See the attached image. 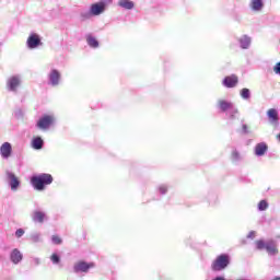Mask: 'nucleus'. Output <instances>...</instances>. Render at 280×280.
Instances as JSON below:
<instances>
[{"label": "nucleus", "instance_id": "nucleus-24", "mask_svg": "<svg viewBox=\"0 0 280 280\" xmlns=\"http://www.w3.org/2000/svg\"><path fill=\"white\" fill-rule=\"evenodd\" d=\"M258 209L259 211H266V209H268V201L260 200L258 203Z\"/></svg>", "mask_w": 280, "mask_h": 280}, {"label": "nucleus", "instance_id": "nucleus-2", "mask_svg": "<svg viewBox=\"0 0 280 280\" xmlns=\"http://www.w3.org/2000/svg\"><path fill=\"white\" fill-rule=\"evenodd\" d=\"M229 264H231V256H229V254H221L213 260L211 268L214 272H220L224 270Z\"/></svg>", "mask_w": 280, "mask_h": 280}, {"label": "nucleus", "instance_id": "nucleus-1", "mask_svg": "<svg viewBox=\"0 0 280 280\" xmlns=\"http://www.w3.org/2000/svg\"><path fill=\"white\" fill-rule=\"evenodd\" d=\"M51 183H54L51 174L44 173L31 178V185H33L34 189L37 191H43L45 186L51 185Z\"/></svg>", "mask_w": 280, "mask_h": 280}, {"label": "nucleus", "instance_id": "nucleus-18", "mask_svg": "<svg viewBox=\"0 0 280 280\" xmlns=\"http://www.w3.org/2000/svg\"><path fill=\"white\" fill-rule=\"evenodd\" d=\"M250 8L255 12H259L264 8V0H252Z\"/></svg>", "mask_w": 280, "mask_h": 280}, {"label": "nucleus", "instance_id": "nucleus-11", "mask_svg": "<svg viewBox=\"0 0 280 280\" xmlns=\"http://www.w3.org/2000/svg\"><path fill=\"white\" fill-rule=\"evenodd\" d=\"M7 176L10 180L11 189L13 191H16V189H19V185H21L19 177H16V175H14V173H7Z\"/></svg>", "mask_w": 280, "mask_h": 280}, {"label": "nucleus", "instance_id": "nucleus-23", "mask_svg": "<svg viewBox=\"0 0 280 280\" xmlns=\"http://www.w3.org/2000/svg\"><path fill=\"white\" fill-rule=\"evenodd\" d=\"M241 97H243V100H250V90L246 88L241 90Z\"/></svg>", "mask_w": 280, "mask_h": 280}, {"label": "nucleus", "instance_id": "nucleus-29", "mask_svg": "<svg viewBox=\"0 0 280 280\" xmlns=\"http://www.w3.org/2000/svg\"><path fill=\"white\" fill-rule=\"evenodd\" d=\"M16 237H23L25 235V231L23 229H19L15 232Z\"/></svg>", "mask_w": 280, "mask_h": 280}, {"label": "nucleus", "instance_id": "nucleus-20", "mask_svg": "<svg viewBox=\"0 0 280 280\" xmlns=\"http://www.w3.org/2000/svg\"><path fill=\"white\" fill-rule=\"evenodd\" d=\"M118 5L125 8V10H132V8H135V2L130 0H119Z\"/></svg>", "mask_w": 280, "mask_h": 280}, {"label": "nucleus", "instance_id": "nucleus-19", "mask_svg": "<svg viewBox=\"0 0 280 280\" xmlns=\"http://www.w3.org/2000/svg\"><path fill=\"white\" fill-rule=\"evenodd\" d=\"M44 141L40 137H35L32 140V148H34V150H43V145H44Z\"/></svg>", "mask_w": 280, "mask_h": 280}, {"label": "nucleus", "instance_id": "nucleus-16", "mask_svg": "<svg viewBox=\"0 0 280 280\" xmlns=\"http://www.w3.org/2000/svg\"><path fill=\"white\" fill-rule=\"evenodd\" d=\"M21 84V80L19 77H12L8 81V86L10 88V91H16V88Z\"/></svg>", "mask_w": 280, "mask_h": 280}, {"label": "nucleus", "instance_id": "nucleus-12", "mask_svg": "<svg viewBox=\"0 0 280 280\" xmlns=\"http://www.w3.org/2000/svg\"><path fill=\"white\" fill-rule=\"evenodd\" d=\"M218 107L220 108V110H222V113H226V110H233V103L226 100H219Z\"/></svg>", "mask_w": 280, "mask_h": 280}, {"label": "nucleus", "instance_id": "nucleus-3", "mask_svg": "<svg viewBox=\"0 0 280 280\" xmlns=\"http://www.w3.org/2000/svg\"><path fill=\"white\" fill-rule=\"evenodd\" d=\"M26 45L28 49H36V47H40V45H43V42H40V35L32 33L26 40Z\"/></svg>", "mask_w": 280, "mask_h": 280}, {"label": "nucleus", "instance_id": "nucleus-8", "mask_svg": "<svg viewBox=\"0 0 280 280\" xmlns=\"http://www.w3.org/2000/svg\"><path fill=\"white\" fill-rule=\"evenodd\" d=\"M0 155L2 159H10L12 156V144L10 142H4L0 147Z\"/></svg>", "mask_w": 280, "mask_h": 280}, {"label": "nucleus", "instance_id": "nucleus-9", "mask_svg": "<svg viewBox=\"0 0 280 280\" xmlns=\"http://www.w3.org/2000/svg\"><path fill=\"white\" fill-rule=\"evenodd\" d=\"M267 117L273 126L279 124V112L275 108H270L267 110Z\"/></svg>", "mask_w": 280, "mask_h": 280}, {"label": "nucleus", "instance_id": "nucleus-33", "mask_svg": "<svg viewBox=\"0 0 280 280\" xmlns=\"http://www.w3.org/2000/svg\"><path fill=\"white\" fill-rule=\"evenodd\" d=\"M35 264H40V260H38V258H36Z\"/></svg>", "mask_w": 280, "mask_h": 280}, {"label": "nucleus", "instance_id": "nucleus-25", "mask_svg": "<svg viewBox=\"0 0 280 280\" xmlns=\"http://www.w3.org/2000/svg\"><path fill=\"white\" fill-rule=\"evenodd\" d=\"M256 248L257 250H264V248L266 249V242L261 240L256 241Z\"/></svg>", "mask_w": 280, "mask_h": 280}, {"label": "nucleus", "instance_id": "nucleus-26", "mask_svg": "<svg viewBox=\"0 0 280 280\" xmlns=\"http://www.w3.org/2000/svg\"><path fill=\"white\" fill-rule=\"evenodd\" d=\"M51 242H52V244L60 245V244H62V238L55 234L51 236Z\"/></svg>", "mask_w": 280, "mask_h": 280}, {"label": "nucleus", "instance_id": "nucleus-22", "mask_svg": "<svg viewBox=\"0 0 280 280\" xmlns=\"http://www.w3.org/2000/svg\"><path fill=\"white\" fill-rule=\"evenodd\" d=\"M86 40H88V45H90V47H94V48L100 47V42H97V39L95 37L88 35Z\"/></svg>", "mask_w": 280, "mask_h": 280}, {"label": "nucleus", "instance_id": "nucleus-15", "mask_svg": "<svg viewBox=\"0 0 280 280\" xmlns=\"http://www.w3.org/2000/svg\"><path fill=\"white\" fill-rule=\"evenodd\" d=\"M23 260V254L18 248L13 249L11 253V261L19 264Z\"/></svg>", "mask_w": 280, "mask_h": 280}, {"label": "nucleus", "instance_id": "nucleus-21", "mask_svg": "<svg viewBox=\"0 0 280 280\" xmlns=\"http://www.w3.org/2000/svg\"><path fill=\"white\" fill-rule=\"evenodd\" d=\"M240 43L243 49H248L250 47V37L245 35L240 39Z\"/></svg>", "mask_w": 280, "mask_h": 280}, {"label": "nucleus", "instance_id": "nucleus-27", "mask_svg": "<svg viewBox=\"0 0 280 280\" xmlns=\"http://www.w3.org/2000/svg\"><path fill=\"white\" fill-rule=\"evenodd\" d=\"M50 261H52V264H60V256H58V254H52L50 256Z\"/></svg>", "mask_w": 280, "mask_h": 280}, {"label": "nucleus", "instance_id": "nucleus-6", "mask_svg": "<svg viewBox=\"0 0 280 280\" xmlns=\"http://www.w3.org/2000/svg\"><path fill=\"white\" fill-rule=\"evenodd\" d=\"M104 10H106V3L98 2V3H94L91 5L90 13L93 16H100V14H102L104 12Z\"/></svg>", "mask_w": 280, "mask_h": 280}, {"label": "nucleus", "instance_id": "nucleus-31", "mask_svg": "<svg viewBox=\"0 0 280 280\" xmlns=\"http://www.w3.org/2000/svg\"><path fill=\"white\" fill-rule=\"evenodd\" d=\"M160 192H162V194H167V187L161 186V187H160Z\"/></svg>", "mask_w": 280, "mask_h": 280}, {"label": "nucleus", "instance_id": "nucleus-13", "mask_svg": "<svg viewBox=\"0 0 280 280\" xmlns=\"http://www.w3.org/2000/svg\"><path fill=\"white\" fill-rule=\"evenodd\" d=\"M266 152H268V144H266L265 142H260V143L256 144V147H255L256 156H264V154H266Z\"/></svg>", "mask_w": 280, "mask_h": 280}, {"label": "nucleus", "instance_id": "nucleus-5", "mask_svg": "<svg viewBox=\"0 0 280 280\" xmlns=\"http://www.w3.org/2000/svg\"><path fill=\"white\" fill-rule=\"evenodd\" d=\"M51 124H54V117L45 115L37 121V128H39V130H47Z\"/></svg>", "mask_w": 280, "mask_h": 280}, {"label": "nucleus", "instance_id": "nucleus-4", "mask_svg": "<svg viewBox=\"0 0 280 280\" xmlns=\"http://www.w3.org/2000/svg\"><path fill=\"white\" fill-rule=\"evenodd\" d=\"M91 268H95V262H86L84 260H80L74 265L73 270L74 272H89Z\"/></svg>", "mask_w": 280, "mask_h": 280}, {"label": "nucleus", "instance_id": "nucleus-14", "mask_svg": "<svg viewBox=\"0 0 280 280\" xmlns=\"http://www.w3.org/2000/svg\"><path fill=\"white\" fill-rule=\"evenodd\" d=\"M49 80L52 86H58L60 83V72H58V70H52L49 74Z\"/></svg>", "mask_w": 280, "mask_h": 280}, {"label": "nucleus", "instance_id": "nucleus-17", "mask_svg": "<svg viewBox=\"0 0 280 280\" xmlns=\"http://www.w3.org/2000/svg\"><path fill=\"white\" fill-rule=\"evenodd\" d=\"M32 218L34 222H39V224H43L45 222V212L36 210L33 212Z\"/></svg>", "mask_w": 280, "mask_h": 280}, {"label": "nucleus", "instance_id": "nucleus-28", "mask_svg": "<svg viewBox=\"0 0 280 280\" xmlns=\"http://www.w3.org/2000/svg\"><path fill=\"white\" fill-rule=\"evenodd\" d=\"M232 160L240 161V152L237 150L232 151Z\"/></svg>", "mask_w": 280, "mask_h": 280}, {"label": "nucleus", "instance_id": "nucleus-10", "mask_svg": "<svg viewBox=\"0 0 280 280\" xmlns=\"http://www.w3.org/2000/svg\"><path fill=\"white\" fill-rule=\"evenodd\" d=\"M265 250H267L269 255H279V248H277V242L272 240L266 243Z\"/></svg>", "mask_w": 280, "mask_h": 280}, {"label": "nucleus", "instance_id": "nucleus-32", "mask_svg": "<svg viewBox=\"0 0 280 280\" xmlns=\"http://www.w3.org/2000/svg\"><path fill=\"white\" fill-rule=\"evenodd\" d=\"M276 139H278V141H280V133H278V135L276 136Z\"/></svg>", "mask_w": 280, "mask_h": 280}, {"label": "nucleus", "instance_id": "nucleus-30", "mask_svg": "<svg viewBox=\"0 0 280 280\" xmlns=\"http://www.w3.org/2000/svg\"><path fill=\"white\" fill-rule=\"evenodd\" d=\"M273 71L275 73H278L280 75V62L276 63V66L273 67Z\"/></svg>", "mask_w": 280, "mask_h": 280}, {"label": "nucleus", "instance_id": "nucleus-7", "mask_svg": "<svg viewBox=\"0 0 280 280\" xmlns=\"http://www.w3.org/2000/svg\"><path fill=\"white\" fill-rule=\"evenodd\" d=\"M238 82H240V79L237 78V75L231 74L224 78L223 85H225L226 89H235Z\"/></svg>", "mask_w": 280, "mask_h": 280}]
</instances>
